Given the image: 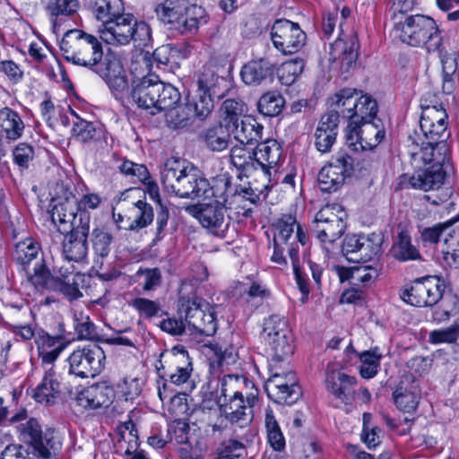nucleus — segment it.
<instances>
[{"label": "nucleus", "instance_id": "1", "mask_svg": "<svg viewBox=\"0 0 459 459\" xmlns=\"http://www.w3.org/2000/svg\"><path fill=\"white\" fill-rule=\"evenodd\" d=\"M220 383L217 404L221 415L231 424L243 428L252 420V408L258 401V389L252 381L238 375H226Z\"/></svg>", "mask_w": 459, "mask_h": 459}, {"label": "nucleus", "instance_id": "2", "mask_svg": "<svg viewBox=\"0 0 459 459\" xmlns=\"http://www.w3.org/2000/svg\"><path fill=\"white\" fill-rule=\"evenodd\" d=\"M65 59L74 65L86 67L94 73L103 65V49L99 39L82 30H67L60 42Z\"/></svg>", "mask_w": 459, "mask_h": 459}, {"label": "nucleus", "instance_id": "3", "mask_svg": "<svg viewBox=\"0 0 459 459\" xmlns=\"http://www.w3.org/2000/svg\"><path fill=\"white\" fill-rule=\"evenodd\" d=\"M160 178L164 189L180 198H200V191L206 186V178L199 174L197 169L178 159L166 161Z\"/></svg>", "mask_w": 459, "mask_h": 459}, {"label": "nucleus", "instance_id": "4", "mask_svg": "<svg viewBox=\"0 0 459 459\" xmlns=\"http://www.w3.org/2000/svg\"><path fill=\"white\" fill-rule=\"evenodd\" d=\"M395 36L411 47H424L429 52L439 51L443 45L441 30L434 19L423 14L408 15L395 23Z\"/></svg>", "mask_w": 459, "mask_h": 459}, {"label": "nucleus", "instance_id": "5", "mask_svg": "<svg viewBox=\"0 0 459 459\" xmlns=\"http://www.w3.org/2000/svg\"><path fill=\"white\" fill-rule=\"evenodd\" d=\"M27 418V411L22 410L9 419L11 423H17L15 429L20 441L30 446L39 457L48 459L56 455L62 446L59 434L52 429L43 434L39 421L34 418Z\"/></svg>", "mask_w": 459, "mask_h": 459}, {"label": "nucleus", "instance_id": "6", "mask_svg": "<svg viewBox=\"0 0 459 459\" xmlns=\"http://www.w3.org/2000/svg\"><path fill=\"white\" fill-rule=\"evenodd\" d=\"M100 38L109 45H126L133 40L135 46H148L152 34L149 25L138 22L132 13L125 12L99 30Z\"/></svg>", "mask_w": 459, "mask_h": 459}, {"label": "nucleus", "instance_id": "7", "mask_svg": "<svg viewBox=\"0 0 459 459\" xmlns=\"http://www.w3.org/2000/svg\"><path fill=\"white\" fill-rule=\"evenodd\" d=\"M155 13L169 30L186 34L197 30L205 11L195 4L186 6L184 0H164L156 6Z\"/></svg>", "mask_w": 459, "mask_h": 459}, {"label": "nucleus", "instance_id": "8", "mask_svg": "<svg viewBox=\"0 0 459 459\" xmlns=\"http://www.w3.org/2000/svg\"><path fill=\"white\" fill-rule=\"evenodd\" d=\"M178 313L184 317L189 329L211 336L217 330L214 311L208 302L201 298L181 297L178 299Z\"/></svg>", "mask_w": 459, "mask_h": 459}, {"label": "nucleus", "instance_id": "9", "mask_svg": "<svg viewBox=\"0 0 459 459\" xmlns=\"http://www.w3.org/2000/svg\"><path fill=\"white\" fill-rule=\"evenodd\" d=\"M346 219V212L341 204H326L316 214L311 232L323 244H333L343 235Z\"/></svg>", "mask_w": 459, "mask_h": 459}, {"label": "nucleus", "instance_id": "10", "mask_svg": "<svg viewBox=\"0 0 459 459\" xmlns=\"http://www.w3.org/2000/svg\"><path fill=\"white\" fill-rule=\"evenodd\" d=\"M446 281L437 275L417 278L400 291V298L414 307H428L435 305L445 294Z\"/></svg>", "mask_w": 459, "mask_h": 459}, {"label": "nucleus", "instance_id": "11", "mask_svg": "<svg viewBox=\"0 0 459 459\" xmlns=\"http://www.w3.org/2000/svg\"><path fill=\"white\" fill-rule=\"evenodd\" d=\"M421 116L420 120V128L422 132L427 143L430 145H441L444 152L447 151L446 144L450 137V131L447 128V113L442 104L438 106L434 104L421 103Z\"/></svg>", "mask_w": 459, "mask_h": 459}, {"label": "nucleus", "instance_id": "12", "mask_svg": "<svg viewBox=\"0 0 459 459\" xmlns=\"http://www.w3.org/2000/svg\"><path fill=\"white\" fill-rule=\"evenodd\" d=\"M297 225L299 224L295 217L291 215L285 214L280 218L274 226L273 243L276 246L279 244L286 246L287 252L291 260L296 281L302 294L307 297L309 293V288L307 279L299 266V245L292 241L294 230H297Z\"/></svg>", "mask_w": 459, "mask_h": 459}, {"label": "nucleus", "instance_id": "13", "mask_svg": "<svg viewBox=\"0 0 459 459\" xmlns=\"http://www.w3.org/2000/svg\"><path fill=\"white\" fill-rule=\"evenodd\" d=\"M355 158L344 150L337 152L330 163L318 173L317 181L322 192H334L342 186L354 170Z\"/></svg>", "mask_w": 459, "mask_h": 459}, {"label": "nucleus", "instance_id": "14", "mask_svg": "<svg viewBox=\"0 0 459 459\" xmlns=\"http://www.w3.org/2000/svg\"><path fill=\"white\" fill-rule=\"evenodd\" d=\"M384 137L385 128L381 119L347 126L346 144L355 152L373 150Z\"/></svg>", "mask_w": 459, "mask_h": 459}, {"label": "nucleus", "instance_id": "15", "mask_svg": "<svg viewBox=\"0 0 459 459\" xmlns=\"http://www.w3.org/2000/svg\"><path fill=\"white\" fill-rule=\"evenodd\" d=\"M105 354L97 344L77 349L68 358L69 371L80 377H94L104 368Z\"/></svg>", "mask_w": 459, "mask_h": 459}, {"label": "nucleus", "instance_id": "16", "mask_svg": "<svg viewBox=\"0 0 459 459\" xmlns=\"http://www.w3.org/2000/svg\"><path fill=\"white\" fill-rule=\"evenodd\" d=\"M271 39L275 48L284 55H292L305 46L307 36L298 23L280 19L272 27Z\"/></svg>", "mask_w": 459, "mask_h": 459}, {"label": "nucleus", "instance_id": "17", "mask_svg": "<svg viewBox=\"0 0 459 459\" xmlns=\"http://www.w3.org/2000/svg\"><path fill=\"white\" fill-rule=\"evenodd\" d=\"M226 207L213 204H201L193 207L194 216L200 224L206 229L208 233L218 237L226 238L231 226V218Z\"/></svg>", "mask_w": 459, "mask_h": 459}, {"label": "nucleus", "instance_id": "18", "mask_svg": "<svg viewBox=\"0 0 459 459\" xmlns=\"http://www.w3.org/2000/svg\"><path fill=\"white\" fill-rule=\"evenodd\" d=\"M382 237L372 233L368 236L348 235L342 244V253L347 260L353 263H365L381 251Z\"/></svg>", "mask_w": 459, "mask_h": 459}, {"label": "nucleus", "instance_id": "19", "mask_svg": "<svg viewBox=\"0 0 459 459\" xmlns=\"http://www.w3.org/2000/svg\"><path fill=\"white\" fill-rule=\"evenodd\" d=\"M105 80L116 99L130 102V91L126 72L116 58H104V63L97 73Z\"/></svg>", "mask_w": 459, "mask_h": 459}, {"label": "nucleus", "instance_id": "20", "mask_svg": "<svg viewBox=\"0 0 459 459\" xmlns=\"http://www.w3.org/2000/svg\"><path fill=\"white\" fill-rule=\"evenodd\" d=\"M394 403L397 409L403 412L414 411L420 403V389L412 374H403L393 393Z\"/></svg>", "mask_w": 459, "mask_h": 459}, {"label": "nucleus", "instance_id": "21", "mask_svg": "<svg viewBox=\"0 0 459 459\" xmlns=\"http://www.w3.org/2000/svg\"><path fill=\"white\" fill-rule=\"evenodd\" d=\"M115 391L107 381L99 382L80 391L75 397L78 405L83 408L97 409L108 407L114 398Z\"/></svg>", "mask_w": 459, "mask_h": 459}, {"label": "nucleus", "instance_id": "22", "mask_svg": "<svg viewBox=\"0 0 459 459\" xmlns=\"http://www.w3.org/2000/svg\"><path fill=\"white\" fill-rule=\"evenodd\" d=\"M444 179L445 172L442 167L437 164L424 170L419 169L411 176L403 175L400 178V185L422 191H429L438 189L442 186Z\"/></svg>", "mask_w": 459, "mask_h": 459}, {"label": "nucleus", "instance_id": "23", "mask_svg": "<svg viewBox=\"0 0 459 459\" xmlns=\"http://www.w3.org/2000/svg\"><path fill=\"white\" fill-rule=\"evenodd\" d=\"M233 192L230 176L223 173L212 178L211 182L206 179V186L200 191V198L212 200L210 204L231 207Z\"/></svg>", "mask_w": 459, "mask_h": 459}, {"label": "nucleus", "instance_id": "24", "mask_svg": "<svg viewBox=\"0 0 459 459\" xmlns=\"http://www.w3.org/2000/svg\"><path fill=\"white\" fill-rule=\"evenodd\" d=\"M158 77L155 75L144 76L134 80L130 91V101L135 103L138 108L150 110L155 109V98L158 96Z\"/></svg>", "mask_w": 459, "mask_h": 459}, {"label": "nucleus", "instance_id": "25", "mask_svg": "<svg viewBox=\"0 0 459 459\" xmlns=\"http://www.w3.org/2000/svg\"><path fill=\"white\" fill-rule=\"evenodd\" d=\"M338 111L330 110L322 116L315 131V146L322 153L331 151L338 134Z\"/></svg>", "mask_w": 459, "mask_h": 459}, {"label": "nucleus", "instance_id": "26", "mask_svg": "<svg viewBox=\"0 0 459 459\" xmlns=\"http://www.w3.org/2000/svg\"><path fill=\"white\" fill-rule=\"evenodd\" d=\"M356 383L354 377L340 370L327 369L326 371L325 386L327 390L345 404H350L354 400L352 388Z\"/></svg>", "mask_w": 459, "mask_h": 459}, {"label": "nucleus", "instance_id": "27", "mask_svg": "<svg viewBox=\"0 0 459 459\" xmlns=\"http://www.w3.org/2000/svg\"><path fill=\"white\" fill-rule=\"evenodd\" d=\"M89 234V226H77L70 231L68 239L63 244V253L65 258L68 261L79 262L87 255V236Z\"/></svg>", "mask_w": 459, "mask_h": 459}, {"label": "nucleus", "instance_id": "28", "mask_svg": "<svg viewBox=\"0 0 459 459\" xmlns=\"http://www.w3.org/2000/svg\"><path fill=\"white\" fill-rule=\"evenodd\" d=\"M113 241L114 236L109 226L100 224L93 228L91 233V243L97 255L94 266L102 268L103 259L110 254Z\"/></svg>", "mask_w": 459, "mask_h": 459}, {"label": "nucleus", "instance_id": "29", "mask_svg": "<svg viewBox=\"0 0 459 459\" xmlns=\"http://www.w3.org/2000/svg\"><path fill=\"white\" fill-rule=\"evenodd\" d=\"M255 152L257 167L260 166L264 175L269 177L270 169L276 166L281 159V145L275 140H266L257 143Z\"/></svg>", "mask_w": 459, "mask_h": 459}, {"label": "nucleus", "instance_id": "30", "mask_svg": "<svg viewBox=\"0 0 459 459\" xmlns=\"http://www.w3.org/2000/svg\"><path fill=\"white\" fill-rule=\"evenodd\" d=\"M77 202L65 199L54 205L51 214V220L58 227V230L66 233L74 230V228L77 216Z\"/></svg>", "mask_w": 459, "mask_h": 459}, {"label": "nucleus", "instance_id": "31", "mask_svg": "<svg viewBox=\"0 0 459 459\" xmlns=\"http://www.w3.org/2000/svg\"><path fill=\"white\" fill-rule=\"evenodd\" d=\"M234 126V138L241 144L253 146L257 144L263 136V126L253 117H247L236 121Z\"/></svg>", "mask_w": 459, "mask_h": 459}, {"label": "nucleus", "instance_id": "32", "mask_svg": "<svg viewBox=\"0 0 459 459\" xmlns=\"http://www.w3.org/2000/svg\"><path fill=\"white\" fill-rule=\"evenodd\" d=\"M230 160L246 177L257 169L255 148L248 145L239 143L233 146L230 149Z\"/></svg>", "mask_w": 459, "mask_h": 459}, {"label": "nucleus", "instance_id": "33", "mask_svg": "<svg viewBox=\"0 0 459 459\" xmlns=\"http://www.w3.org/2000/svg\"><path fill=\"white\" fill-rule=\"evenodd\" d=\"M341 281H350L356 287L371 284L378 276L377 269L370 265H357L350 268H338Z\"/></svg>", "mask_w": 459, "mask_h": 459}, {"label": "nucleus", "instance_id": "34", "mask_svg": "<svg viewBox=\"0 0 459 459\" xmlns=\"http://www.w3.org/2000/svg\"><path fill=\"white\" fill-rule=\"evenodd\" d=\"M360 92L355 89L346 88L341 90L331 99V107L333 110L352 122L353 113L356 111L360 100Z\"/></svg>", "mask_w": 459, "mask_h": 459}, {"label": "nucleus", "instance_id": "35", "mask_svg": "<svg viewBox=\"0 0 459 459\" xmlns=\"http://www.w3.org/2000/svg\"><path fill=\"white\" fill-rule=\"evenodd\" d=\"M201 137L208 149L221 152L227 149L230 142V126L221 122L204 130Z\"/></svg>", "mask_w": 459, "mask_h": 459}, {"label": "nucleus", "instance_id": "36", "mask_svg": "<svg viewBox=\"0 0 459 459\" xmlns=\"http://www.w3.org/2000/svg\"><path fill=\"white\" fill-rule=\"evenodd\" d=\"M89 8L102 25H106L125 12L122 0H90Z\"/></svg>", "mask_w": 459, "mask_h": 459}, {"label": "nucleus", "instance_id": "37", "mask_svg": "<svg viewBox=\"0 0 459 459\" xmlns=\"http://www.w3.org/2000/svg\"><path fill=\"white\" fill-rule=\"evenodd\" d=\"M59 392L60 382L56 370L46 368L43 380L33 394L35 400L40 403L51 404Z\"/></svg>", "mask_w": 459, "mask_h": 459}, {"label": "nucleus", "instance_id": "38", "mask_svg": "<svg viewBox=\"0 0 459 459\" xmlns=\"http://www.w3.org/2000/svg\"><path fill=\"white\" fill-rule=\"evenodd\" d=\"M24 127V123L17 112L9 108L0 109V131L8 140H18L22 135Z\"/></svg>", "mask_w": 459, "mask_h": 459}, {"label": "nucleus", "instance_id": "39", "mask_svg": "<svg viewBox=\"0 0 459 459\" xmlns=\"http://www.w3.org/2000/svg\"><path fill=\"white\" fill-rule=\"evenodd\" d=\"M171 352L176 372L169 375L170 382L175 385H181L189 378L193 370L192 363L188 352L183 347H175Z\"/></svg>", "mask_w": 459, "mask_h": 459}, {"label": "nucleus", "instance_id": "40", "mask_svg": "<svg viewBox=\"0 0 459 459\" xmlns=\"http://www.w3.org/2000/svg\"><path fill=\"white\" fill-rule=\"evenodd\" d=\"M272 66L264 59L251 61L241 69V78L246 84L257 85L272 74Z\"/></svg>", "mask_w": 459, "mask_h": 459}, {"label": "nucleus", "instance_id": "41", "mask_svg": "<svg viewBox=\"0 0 459 459\" xmlns=\"http://www.w3.org/2000/svg\"><path fill=\"white\" fill-rule=\"evenodd\" d=\"M264 340L273 352V359L274 360L281 361L293 354L294 337L291 331H286L284 333L265 338Z\"/></svg>", "mask_w": 459, "mask_h": 459}, {"label": "nucleus", "instance_id": "42", "mask_svg": "<svg viewBox=\"0 0 459 459\" xmlns=\"http://www.w3.org/2000/svg\"><path fill=\"white\" fill-rule=\"evenodd\" d=\"M158 96L155 98V109H152V115L162 110H169L176 106L181 99V95L177 88L171 84H166L158 79Z\"/></svg>", "mask_w": 459, "mask_h": 459}, {"label": "nucleus", "instance_id": "43", "mask_svg": "<svg viewBox=\"0 0 459 459\" xmlns=\"http://www.w3.org/2000/svg\"><path fill=\"white\" fill-rule=\"evenodd\" d=\"M225 79L218 76L212 69L204 67L197 77L196 91L208 93L211 96L220 98L222 96L220 88L221 84H225Z\"/></svg>", "mask_w": 459, "mask_h": 459}, {"label": "nucleus", "instance_id": "44", "mask_svg": "<svg viewBox=\"0 0 459 459\" xmlns=\"http://www.w3.org/2000/svg\"><path fill=\"white\" fill-rule=\"evenodd\" d=\"M430 307V320L436 323L447 321L454 316L458 308L456 298L450 294H444L442 298Z\"/></svg>", "mask_w": 459, "mask_h": 459}, {"label": "nucleus", "instance_id": "45", "mask_svg": "<svg viewBox=\"0 0 459 459\" xmlns=\"http://www.w3.org/2000/svg\"><path fill=\"white\" fill-rule=\"evenodd\" d=\"M285 106V99L276 91H272L263 94L257 103L258 111L266 117L278 116Z\"/></svg>", "mask_w": 459, "mask_h": 459}, {"label": "nucleus", "instance_id": "46", "mask_svg": "<svg viewBox=\"0 0 459 459\" xmlns=\"http://www.w3.org/2000/svg\"><path fill=\"white\" fill-rule=\"evenodd\" d=\"M394 257L400 261L417 260L420 258V254L415 246L411 244L409 232L401 229L398 233V240L394 247Z\"/></svg>", "mask_w": 459, "mask_h": 459}, {"label": "nucleus", "instance_id": "47", "mask_svg": "<svg viewBox=\"0 0 459 459\" xmlns=\"http://www.w3.org/2000/svg\"><path fill=\"white\" fill-rule=\"evenodd\" d=\"M39 244L32 238H25L15 245L13 252V258L19 264L30 265L33 260L38 258L39 254Z\"/></svg>", "mask_w": 459, "mask_h": 459}, {"label": "nucleus", "instance_id": "48", "mask_svg": "<svg viewBox=\"0 0 459 459\" xmlns=\"http://www.w3.org/2000/svg\"><path fill=\"white\" fill-rule=\"evenodd\" d=\"M335 48L342 49L341 65L346 73L350 72L355 65L359 56V41L356 36H352L349 42H344L339 39L334 43Z\"/></svg>", "mask_w": 459, "mask_h": 459}, {"label": "nucleus", "instance_id": "49", "mask_svg": "<svg viewBox=\"0 0 459 459\" xmlns=\"http://www.w3.org/2000/svg\"><path fill=\"white\" fill-rule=\"evenodd\" d=\"M104 134L101 127L91 122L80 119L75 122L72 128L73 137L80 143H90L100 139Z\"/></svg>", "mask_w": 459, "mask_h": 459}, {"label": "nucleus", "instance_id": "50", "mask_svg": "<svg viewBox=\"0 0 459 459\" xmlns=\"http://www.w3.org/2000/svg\"><path fill=\"white\" fill-rule=\"evenodd\" d=\"M134 220L130 222L127 230L135 231L146 228L154 218L153 209L145 201L138 200L133 204Z\"/></svg>", "mask_w": 459, "mask_h": 459}, {"label": "nucleus", "instance_id": "51", "mask_svg": "<svg viewBox=\"0 0 459 459\" xmlns=\"http://www.w3.org/2000/svg\"><path fill=\"white\" fill-rule=\"evenodd\" d=\"M264 424L267 439L275 451H281L285 447V438L271 408L265 410Z\"/></svg>", "mask_w": 459, "mask_h": 459}, {"label": "nucleus", "instance_id": "52", "mask_svg": "<svg viewBox=\"0 0 459 459\" xmlns=\"http://www.w3.org/2000/svg\"><path fill=\"white\" fill-rule=\"evenodd\" d=\"M377 103L375 100L368 95H361L356 111L352 114V122L348 125H359L366 121L379 119L377 117Z\"/></svg>", "mask_w": 459, "mask_h": 459}, {"label": "nucleus", "instance_id": "53", "mask_svg": "<svg viewBox=\"0 0 459 459\" xmlns=\"http://www.w3.org/2000/svg\"><path fill=\"white\" fill-rule=\"evenodd\" d=\"M444 246L445 262L448 266L459 269V230L449 231L444 238Z\"/></svg>", "mask_w": 459, "mask_h": 459}, {"label": "nucleus", "instance_id": "54", "mask_svg": "<svg viewBox=\"0 0 459 459\" xmlns=\"http://www.w3.org/2000/svg\"><path fill=\"white\" fill-rule=\"evenodd\" d=\"M305 67V60L296 57L284 62L279 68V79L284 85H291L302 74Z\"/></svg>", "mask_w": 459, "mask_h": 459}, {"label": "nucleus", "instance_id": "55", "mask_svg": "<svg viewBox=\"0 0 459 459\" xmlns=\"http://www.w3.org/2000/svg\"><path fill=\"white\" fill-rule=\"evenodd\" d=\"M58 277H54L49 270L46 267L44 261L40 258L39 262H36L33 267V273L30 280L37 288L51 290L55 288Z\"/></svg>", "mask_w": 459, "mask_h": 459}, {"label": "nucleus", "instance_id": "56", "mask_svg": "<svg viewBox=\"0 0 459 459\" xmlns=\"http://www.w3.org/2000/svg\"><path fill=\"white\" fill-rule=\"evenodd\" d=\"M74 327L81 340H93L98 335L96 327L90 316L82 311L74 312Z\"/></svg>", "mask_w": 459, "mask_h": 459}, {"label": "nucleus", "instance_id": "57", "mask_svg": "<svg viewBox=\"0 0 459 459\" xmlns=\"http://www.w3.org/2000/svg\"><path fill=\"white\" fill-rule=\"evenodd\" d=\"M213 96L208 93L196 91L191 100L187 102L195 117L206 118L213 109Z\"/></svg>", "mask_w": 459, "mask_h": 459}, {"label": "nucleus", "instance_id": "58", "mask_svg": "<svg viewBox=\"0 0 459 459\" xmlns=\"http://www.w3.org/2000/svg\"><path fill=\"white\" fill-rule=\"evenodd\" d=\"M83 281V275H73L67 280L57 279L54 291L62 293L69 300H74L82 296L80 290V283Z\"/></svg>", "mask_w": 459, "mask_h": 459}, {"label": "nucleus", "instance_id": "59", "mask_svg": "<svg viewBox=\"0 0 459 459\" xmlns=\"http://www.w3.org/2000/svg\"><path fill=\"white\" fill-rule=\"evenodd\" d=\"M167 121L175 128H183L192 124L194 112L186 103L184 106L173 107L168 110Z\"/></svg>", "mask_w": 459, "mask_h": 459}, {"label": "nucleus", "instance_id": "60", "mask_svg": "<svg viewBox=\"0 0 459 459\" xmlns=\"http://www.w3.org/2000/svg\"><path fill=\"white\" fill-rule=\"evenodd\" d=\"M297 380V377L292 371L275 372L266 381L264 389L268 396H275L278 398V387L282 386V385H285L287 387L288 385L291 386Z\"/></svg>", "mask_w": 459, "mask_h": 459}, {"label": "nucleus", "instance_id": "61", "mask_svg": "<svg viewBox=\"0 0 459 459\" xmlns=\"http://www.w3.org/2000/svg\"><path fill=\"white\" fill-rule=\"evenodd\" d=\"M429 339L433 344H454L459 339V324L455 322L448 327L431 331Z\"/></svg>", "mask_w": 459, "mask_h": 459}, {"label": "nucleus", "instance_id": "62", "mask_svg": "<svg viewBox=\"0 0 459 459\" xmlns=\"http://www.w3.org/2000/svg\"><path fill=\"white\" fill-rule=\"evenodd\" d=\"M130 305L139 313L140 316L150 319L159 315L161 311L158 301L145 298H135L130 301Z\"/></svg>", "mask_w": 459, "mask_h": 459}, {"label": "nucleus", "instance_id": "63", "mask_svg": "<svg viewBox=\"0 0 459 459\" xmlns=\"http://www.w3.org/2000/svg\"><path fill=\"white\" fill-rule=\"evenodd\" d=\"M78 6L77 0H48L46 9L52 17L69 16L76 12Z\"/></svg>", "mask_w": 459, "mask_h": 459}, {"label": "nucleus", "instance_id": "64", "mask_svg": "<svg viewBox=\"0 0 459 459\" xmlns=\"http://www.w3.org/2000/svg\"><path fill=\"white\" fill-rule=\"evenodd\" d=\"M453 224L452 221H448L444 223H438L432 227H427L424 228L420 231V238L422 242L425 244H437L442 234H445V238L446 237L447 233L451 231L453 229H451Z\"/></svg>", "mask_w": 459, "mask_h": 459}]
</instances>
